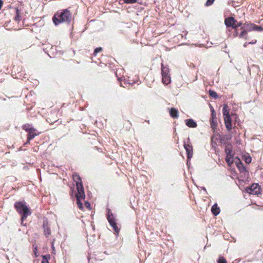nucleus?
Returning <instances> with one entry per match:
<instances>
[{"label":"nucleus","mask_w":263,"mask_h":263,"mask_svg":"<svg viewBox=\"0 0 263 263\" xmlns=\"http://www.w3.org/2000/svg\"><path fill=\"white\" fill-rule=\"evenodd\" d=\"M72 19V14L67 9L58 11L52 17L53 22L55 26L62 23L69 24L71 22Z\"/></svg>","instance_id":"1"},{"label":"nucleus","mask_w":263,"mask_h":263,"mask_svg":"<svg viewBox=\"0 0 263 263\" xmlns=\"http://www.w3.org/2000/svg\"><path fill=\"white\" fill-rule=\"evenodd\" d=\"M14 208L16 211L22 216L21 224H23V221L26 218L31 214L30 209L27 206L25 201H17L14 204Z\"/></svg>","instance_id":"2"},{"label":"nucleus","mask_w":263,"mask_h":263,"mask_svg":"<svg viewBox=\"0 0 263 263\" xmlns=\"http://www.w3.org/2000/svg\"><path fill=\"white\" fill-rule=\"evenodd\" d=\"M106 216L108 222L109 223L110 225L111 226L115 232L116 233H118L120 231V229L118 228L117 225L116 220L110 209L107 210V214Z\"/></svg>","instance_id":"3"},{"label":"nucleus","mask_w":263,"mask_h":263,"mask_svg":"<svg viewBox=\"0 0 263 263\" xmlns=\"http://www.w3.org/2000/svg\"><path fill=\"white\" fill-rule=\"evenodd\" d=\"M183 146L186 151L187 158V161L190 160L193 157V146L190 142V139L187 138L184 141ZM188 163V162H187Z\"/></svg>","instance_id":"4"},{"label":"nucleus","mask_w":263,"mask_h":263,"mask_svg":"<svg viewBox=\"0 0 263 263\" xmlns=\"http://www.w3.org/2000/svg\"><path fill=\"white\" fill-rule=\"evenodd\" d=\"M78 188L79 191H78L77 194H76L77 204L80 209H83V203L81 201V200L84 199L85 197L84 190H82L81 185H79V187H78Z\"/></svg>","instance_id":"5"},{"label":"nucleus","mask_w":263,"mask_h":263,"mask_svg":"<svg viewBox=\"0 0 263 263\" xmlns=\"http://www.w3.org/2000/svg\"><path fill=\"white\" fill-rule=\"evenodd\" d=\"M250 194L256 195L259 192V186L257 184H253L247 190Z\"/></svg>","instance_id":"6"},{"label":"nucleus","mask_w":263,"mask_h":263,"mask_svg":"<svg viewBox=\"0 0 263 263\" xmlns=\"http://www.w3.org/2000/svg\"><path fill=\"white\" fill-rule=\"evenodd\" d=\"M237 21L233 17H229L225 19L224 23L227 27H235Z\"/></svg>","instance_id":"7"},{"label":"nucleus","mask_w":263,"mask_h":263,"mask_svg":"<svg viewBox=\"0 0 263 263\" xmlns=\"http://www.w3.org/2000/svg\"><path fill=\"white\" fill-rule=\"evenodd\" d=\"M72 178L73 181L76 182L77 192L79 191L78 187H79V185H81L82 190H84V187L80 177L78 174L75 173L74 174L72 175Z\"/></svg>","instance_id":"8"},{"label":"nucleus","mask_w":263,"mask_h":263,"mask_svg":"<svg viewBox=\"0 0 263 263\" xmlns=\"http://www.w3.org/2000/svg\"><path fill=\"white\" fill-rule=\"evenodd\" d=\"M223 117L226 128L230 132L232 129V119L231 116L229 115Z\"/></svg>","instance_id":"9"},{"label":"nucleus","mask_w":263,"mask_h":263,"mask_svg":"<svg viewBox=\"0 0 263 263\" xmlns=\"http://www.w3.org/2000/svg\"><path fill=\"white\" fill-rule=\"evenodd\" d=\"M43 229L45 235L46 237H48L51 234V231L48 222H45V221H44Z\"/></svg>","instance_id":"10"},{"label":"nucleus","mask_w":263,"mask_h":263,"mask_svg":"<svg viewBox=\"0 0 263 263\" xmlns=\"http://www.w3.org/2000/svg\"><path fill=\"white\" fill-rule=\"evenodd\" d=\"M28 134L27 137H29V140H32L35 136L40 134V133L38 132L35 128H33L32 130L28 132Z\"/></svg>","instance_id":"11"},{"label":"nucleus","mask_w":263,"mask_h":263,"mask_svg":"<svg viewBox=\"0 0 263 263\" xmlns=\"http://www.w3.org/2000/svg\"><path fill=\"white\" fill-rule=\"evenodd\" d=\"M185 122L186 125L189 127L194 128L197 126V123L192 119H186Z\"/></svg>","instance_id":"12"},{"label":"nucleus","mask_w":263,"mask_h":263,"mask_svg":"<svg viewBox=\"0 0 263 263\" xmlns=\"http://www.w3.org/2000/svg\"><path fill=\"white\" fill-rule=\"evenodd\" d=\"M161 74L162 75H170L168 66L162 63H161Z\"/></svg>","instance_id":"13"},{"label":"nucleus","mask_w":263,"mask_h":263,"mask_svg":"<svg viewBox=\"0 0 263 263\" xmlns=\"http://www.w3.org/2000/svg\"><path fill=\"white\" fill-rule=\"evenodd\" d=\"M212 213L214 216L218 215L220 213V209L216 203L214 204L211 208Z\"/></svg>","instance_id":"14"},{"label":"nucleus","mask_w":263,"mask_h":263,"mask_svg":"<svg viewBox=\"0 0 263 263\" xmlns=\"http://www.w3.org/2000/svg\"><path fill=\"white\" fill-rule=\"evenodd\" d=\"M162 81L163 84L167 85L171 82L170 75H162Z\"/></svg>","instance_id":"15"},{"label":"nucleus","mask_w":263,"mask_h":263,"mask_svg":"<svg viewBox=\"0 0 263 263\" xmlns=\"http://www.w3.org/2000/svg\"><path fill=\"white\" fill-rule=\"evenodd\" d=\"M170 115L173 118H178L179 116L178 109L174 108H172L170 111Z\"/></svg>","instance_id":"16"},{"label":"nucleus","mask_w":263,"mask_h":263,"mask_svg":"<svg viewBox=\"0 0 263 263\" xmlns=\"http://www.w3.org/2000/svg\"><path fill=\"white\" fill-rule=\"evenodd\" d=\"M222 113L223 117L229 116V109L228 108V106L227 105L225 104L224 105L223 108H222Z\"/></svg>","instance_id":"17"},{"label":"nucleus","mask_w":263,"mask_h":263,"mask_svg":"<svg viewBox=\"0 0 263 263\" xmlns=\"http://www.w3.org/2000/svg\"><path fill=\"white\" fill-rule=\"evenodd\" d=\"M16 15L14 17V20L16 22H19L21 20V16L20 15V11L18 8H15Z\"/></svg>","instance_id":"18"},{"label":"nucleus","mask_w":263,"mask_h":263,"mask_svg":"<svg viewBox=\"0 0 263 263\" xmlns=\"http://www.w3.org/2000/svg\"><path fill=\"white\" fill-rule=\"evenodd\" d=\"M34 128L32 126L29 124H25L23 126V129L26 131L27 132H29L31 130Z\"/></svg>","instance_id":"19"},{"label":"nucleus","mask_w":263,"mask_h":263,"mask_svg":"<svg viewBox=\"0 0 263 263\" xmlns=\"http://www.w3.org/2000/svg\"><path fill=\"white\" fill-rule=\"evenodd\" d=\"M42 263H49V260L50 259V255L49 254L42 256Z\"/></svg>","instance_id":"20"},{"label":"nucleus","mask_w":263,"mask_h":263,"mask_svg":"<svg viewBox=\"0 0 263 263\" xmlns=\"http://www.w3.org/2000/svg\"><path fill=\"white\" fill-rule=\"evenodd\" d=\"M226 161L228 163V164H230L231 163H233V159L232 155L227 156L226 157Z\"/></svg>","instance_id":"21"},{"label":"nucleus","mask_w":263,"mask_h":263,"mask_svg":"<svg viewBox=\"0 0 263 263\" xmlns=\"http://www.w3.org/2000/svg\"><path fill=\"white\" fill-rule=\"evenodd\" d=\"M210 122L211 128L215 129L217 125L216 119H210Z\"/></svg>","instance_id":"22"},{"label":"nucleus","mask_w":263,"mask_h":263,"mask_svg":"<svg viewBox=\"0 0 263 263\" xmlns=\"http://www.w3.org/2000/svg\"><path fill=\"white\" fill-rule=\"evenodd\" d=\"M254 24H250L246 25V31L248 30V31H252V30H254Z\"/></svg>","instance_id":"23"},{"label":"nucleus","mask_w":263,"mask_h":263,"mask_svg":"<svg viewBox=\"0 0 263 263\" xmlns=\"http://www.w3.org/2000/svg\"><path fill=\"white\" fill-rule=\"evenodd\" d=\"M242 23L241 22H238L237 21V23H235V27H233V28L235 30V33H236V34L235 35V36H237L238 35V33L237 32V28L239 27H240L241 25H242Z\"/></svg>","instance_id":"24"},{"label":"nucleus","mask_w":263,"mask_h":263,"mask_svg":"<svg viewBox=\"0 0 263 263\" xmlns=\"http://www.w3.org/2000/svg\"><path fill=\"white\" fill-rule=\"evenodd\" d=\"M209 93L211 97H212L214 99H217L218 98L217 94L215 91L210 90Z\"/></svg>","instance_id":"25"},{"label":"nucleus","mask_w":263,"mask_h":263,"mask_svg":"<svg viewBox=\"0 0 263 263\" xmlns=\"http://www.w3.org/2000/svg\"><path fill=\"white\" fill-rule=\"evenodd\" d=\"M218 263H227L225 258L222 256H220L217 260Z\"/></svg>","instance_id":"26"},{"label":"nucleus","mask_w":263,"mask_h":263,"mask_svg":"<svg viewBox=\"0 0 263 263\" xmlns=\"http://www.w3.org/2000/svg\"><path fill=\"white\" fill-rule=\"evenodd\" d=\"M252 158L250 156H246L245 157V161L246 163L249 164L251 163Z\"/></svg>","instance_id":"27"},{"label":"nucleus","mask_w":263,"mask_h":263,"mask_svg":"<svg viewBox=\"0 0 263 263\" xmlns=\"http://www.w3.org/2000/svg\"><path fill=\"white\" fill-rule=\"evenodd\" d=\"M254 27L255 31H261L263 30V28H262L261 26L254 25Z\"/></svg>","instance_id":"28"},{"label":"nucleus","mask_w":263,"mask_h":263,"mask_svg":"<svg viewBox=\"0 0 263 263\" xmlns=\"http://www.w3.org/2000/svg\"><path fill=\"white\" fill-rule=\"evenodd\" d=\"M247 32L246 30H243L241 32L240 34L239 35V37H240V38L245 37V39H246V37H245V35L247 34Z\"/></svg>","instance_id":"29"},{"label":"nucleus","mask_w":263,"mask_h":263,"mask_svg":"<svg viewBox=\"0 0 263 263\" xmlns=\"http://www.w3.org/2000/svg\"><path fill=\"white\" fill-rule=\"evenodd\" d=\"M102 48H101V47H98V48H96L94 50L93 55L95 56H96L97 54V53L98 52H100L101 51H102Z\"/></svg>","instance_id":"30"},{"label":"nucleus","mask_w":263,"mask_h":263,"mask_svg":"<svg viewBox=\"0 0 263 263\" xmlns=\"http://www.w3.org/2000/svg\"><path fill=\"white\" fill-rule=\"evenodd\" d=\"M126 4H134L137 2V0H123Z\"/></svg>","instance_id":"31"},{"label":"nucleus","mask_w":263,"mask_h":263,"mask_svg":"<svg viewBox=\"0 0 263 263\" xmlns=\"http://www.w3.org/2000/svg\"><path fill=\"white\" fill-rule=\"evenodd\" d=\"M215 0H207L206 3H205V6H210L211 5L213 2H214Z\"/></svg>","instance_id":"32"},{"label":"nucleus","mask_w":263,"mask_h":263,"mask_svg":"<svg viewBox=\"0 0 263 263\" xmlns=\"http://www.w3.org/2000/svg\"><path fill=\"white\" fill-rule=\"evenodd\" d=\"M232 152V150L231 149L228 148H227L226 149V153L227 154V156L232 155H231Z\"/></svg>","instance_id":"33"},{"label":"nucleus","mask_w":263,"mask_h":263,"mask_svg":"<svg viewBox=\"0 0 263 263\" xmlns=\"http://www.w3.org/2000/svg\"><path fill=\"white\" fill-rule=\"evenodd\" d=\"M211 119H216V114L215 113V111H214V110L213 108H212V109Z\"/></svg>","instance_id":"34"},{"label":"nucleus","mask_w":263,"mask_h":263,"mask_svg":"<svg viewBox=\"0 0 263 263\" xmlns=\"http://www.w3.org/2000/svg\"><path fill=\"white\" fill-rule=\"evenodd\" d=\"M85 205L87 208H89L90 206V204L88 201L85 202Z\"/></svg>","instance_id":"35"},{"label":"nucleus","mask_w":263,"mask_h":263,"mask_svg":"<svg viewBox=\"0 0 263 263\" xmlns=\"http://www.w3.org/2000/svg\"><path fill=\"white\" fill-rule=\"evenodd\" d=\"M257 42V41L256 40L252 41V42H248V44H255Z\"/></svg>","instance_id":"36"},{"label":"nucleus","mask_w":263,"mask_h":263,"mask_svg":"<svg viewBox=\"0 0 263 263\" xmlns=\"http://www.w3.org/2000/svg\"><path fill=\"white\" fill-rule=\"evenodd\" d=\"M3 4V2L2 0H0V10L2 9Z\"/></svg>","instance_id":"37"},{"label":"nucleus","mask_w":263,"mask_h":263,"mask_svg":"<svg viewBox=\"0 0 263 263\" xmlns=\"http://www.w3.org/2000/svg\"><path fill=\"white\" fill-rule=\"evenodd\" d=\"M31 140H29V137H27V140L26 142L25 143L26 144L29 143V142Z\"/></svg>","instance_id":"38"},{"label":"nucleus","mask_w":263,"mask_h":263,"mask_svg":"<svg viewBox=\"0 0 263 263\" xmlns=\"http://www.w3.org/2000/svg\"><path fill=\"white\" fill-rule=\"evenodd\" d=\"M36 251H37V249H36V248H35L34 250V252L35 256H37V255H36Z\"/></svg>","instance_id":"39"},{"label":"nucleus","mask_w":263,"mask_h":263,"mask_svg":"<svg viewBox=\"0 0 263 263\" xmlns=\"http://www.w3.org/2000/svg\"><path fill=\"white\" fill-rule=\"evenodd\" d=\"M248 44H248V42L245 43L243 44V47H246Z\"/></svg>","instance_id":"40"},{"label":"nucleus","mask_w":263,"mask_h":263,"mask_svg":"<svg viewBox=\"0 0 263 263\" xmlns=\"http://www.w3.org/2000/svg\"><path fill=\"white\" fill-rule=\"evenodd\" d=\"M201 189H202V190H203L204 191H205L206 193L207 192H206V189H205V187H201Z\"/></svg>","instance_id":"41"},{"label":"nucleus","mask_w":263,"mask_h":263,"mask_svg":"<svg viewBox=\"0 0 263 263\" xmlns=\"http://www.w3.org/2000/svg\"><path fill=\"white\" fill-rule=\"evenodd\" d=\"M52 249L53 251H55V248H54V247L53 246V243H52Z\"/></svg>","instance_id":"42"},{"label":"nucleus","mask_w":263,"mask_h":263,"mask_svg":"<svg viewBox=\"0 0 263 263\" xmlns=\"http://www.w3.org/2000/svg\"><path fill=\"white\" fill-rule=\"evenodd\" d=\"M146 122H147V123H149V120L147 121Z\"/></svg>","instance_id":"43"},{"label":"nucleus","mask_w":263,"mask_h":263,"mask_svg":"<svg viewBox=\"0 0 263 263\" xmlns=\"http://www.w3.org/2000/svg\"><path fill=\"white\" fill-rule=\"evenodd\" d=\"M121 78L118 79V80L120 81Z\"/></svg>","instance_id":"44"}]
</instances>
